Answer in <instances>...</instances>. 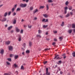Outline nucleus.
<instances>
[{
  "instance_id": "f257e3e1",
  "label": "nucleus",
  "mask_w": 75,
  "mask_h": 75,
  "mask_svg": "<svg viewBox=\"0 0 75 75\" xmlns=\"http://www.w3.org/2000/svg\"><path fill=\"white\" fill-rule=\"evenodd\" d=\"M27 6V5L26 4H23L21 3L20 4L19 6L20 7H26Z\"/></svg>"
},
{
  "instance_id": "f03ea898",
  "label": "nucleus",
  "mask_w": 75,
  "mask_h": 75,
  "mask_svg": "<svg viewBox=\"0 0 75 75\" xmlns=\"http://www.w3.org/2000/svg\"><path fill=\"white\" fill-rule=\"evenodd\" d=\"M59 56V55L58 54H57V55H56L55 56V57L54 58V59H60V58L59 57H58Z\"/></svg>"
},
{
  "instance_id": "7ed1b4c3",
  "label": "nucleus",
  "mask_w": 75,
  "mask_h": 75,
  "mask_svg": "<svg viewBox=\"0 0 75 75\" xmlns=\"http://www.w3.org/2000/svg\"><path fill=\"white\" fill-rule=\"evenodd\" d=\"M8 47L9 48V50H10V51H12L13 49V47L11 46H9Z\"/></svg>"
},
{
  "instance_id": "20e7f679",
  "label": "nucleus",
  "mask_w": 75,
  "mask_h": 75,
  "mask_svg": "<svg viewBox=\"0 0 75 75\" xmlns=\"http://www.w3.org/2000/svg\"><path fill=\"white\" fill-rule=\"evenodd\" d=\"M7 20V18H4L3 19L1 20V21L2 22H4V21H6Z\"/></svg>"
},
{
  "instance_id": "39448f33",
  "label": "nucleus",
  "mask_w": 75,
  "mask_h": 75,
  "mask_svg": "<svg viewBox=\"0 0 75 75\" xmlns=\"http://www.w3.org/2000/svg\"><path fill=\"white\" fill-rule=\"evenodd\" d=\"M0 54H1V55H3V54H4V50L2 49L1 50Z\"/></svg>"
},
{
  "instance_id": "423d86ee",
  "label": "nucleus",
  "mask_w": 75,
  "mask_h": 75,
  "mask_svg": "<svg viewBox=\"0 0 75 75\" xmlns=\"http://www.w3.org/2000/svg\"><path fill=\"white\" fill-rule=\"evenodd\" d=\"M38 10L37 9H36L33 11V14H35L36 13L38 12Z\"/></svg>"
},
{
  "instance_id": "0eeeda50",
  "label": "nucleus",
  "mask_w": 75,
  "mask_h": 75,
  "mask_svg": "<svg viewBox=\"0 0 75 75\" xmlns=\"http://www.w3.org/2000/svg\"><path fill=\"white\" fill-rule=\"evenodd\" d=\"M46 7L47 8V10H49V8H50V6H49V5H48V4H46Z\"/></svg>"
},
{
  "instance_id": "6e6552de",
  "label": "nucleus",
  "mask_w": 75,
  "mask_h": 75,
  "mask_svg": "<svg viewBox=\"0 0 75 75\" xmlns=\"http://www.w3.org/2000/svg\"><path fill=\"white\" fill-rule=\"evenodd\" d=\"M10 41H7L5 43L7 45H9L10 44Z\"/></svg>"
},
{
  "instance_id": "1a4fd4ad",
  "label": "nucleus",
  "mask_w": 75,
  "mask_h": 75,
  "mask_svg": "<svg viewBox=\"0 0 75 75\" xmlns=\"http://www.w3.org/2000/svg\"><path fill=\"white\" fill-rule=\"evenodd\" d=\"M16 30L18 33H19V32H20V29H18V28H16Z\"/></svg>"
},
{
  "instance_id": "9d476101",
  "label": "nucleus",
  "mask_w": 75,
  "mask_h": 75,
  "mask_svg": "<svg viewBox=\"0 0 75 75\" xmlns=\"http://www.w3.org/2000/svg\"><path fill=\"white\" fill-rule=\"evenodd\" d=\"M13 68H17V65L16 64H15L13 65Z\"/></svg>"
},
{
  "instance_id": "9b49d317",
  "label": "nucleus",
  "mask_w": 75,
  "mask_h": 75,
  "mask_svg": "<svg viewBox=\"0 0 75 75\" xmlns=\"http://www.w3.org/2000/svg\"><path fill=\"white\" fill-rule=\"evenodd\" d=\"M12 28H13V26H11L8 28V30H11Z\"/></svg>"
},
{
  "instance_id": "f8f14e48",
  "label": "nucleus",
  "mask_w": 75,
  "mask_h": 75,
  "mask_svg": "<svg viewBox=\"0 0 75 75\" xmlns=\"http://www.w3.org/2000/svg\"><path fill=\"white\" fill-rule=\"evenodd\" d=\"M7 14H8V12H6L4 13V17H6L7 16Z\"/></svg>"
},
{
  "instance_id": "ddd939ff",
  "label": "nucleus",
  "mask_w": 75,
  "mask_h": 75,
  "mask_svg": "<svg viewBox=\"0 0 75 75\" xmlns=\"http://www.w3.org/2000/svg\"><path fill=\"white\" fill-rule=\"evenodd\" d=\"M29 46H30V47H31L32 46V42H29Z\"/></svg>"
},
{
  "instance_id": "4468645a",
  "label": "nucleus",
  "mask_w": 75,
  "mask_h": 75,
  "mask_svg": "<svg viewBox=\"0 0 75 75\" xmlns=\"http://www.w3.org/2000/svg\"><path fill=\"white\" fill-rule=\"evenodd\" d=\"M43 16L45 17V18H47V17H48V15L46 14H44Z\"/></svg>"
},
{
  "instance_id": "2eb2a0df",
  "label": "nucleus",
  "mask_w": 75,
  "mask_h": 75,
  "mask_svg": "<svg viewBox=\"0 0 75 75\" xmlns=\"http://www.w3.org/2000/svg\"><path fill=\"white\" fill-rule=\"evenodd\" d=\"M72 30H69L68 32L69 34H71V33H72Z\"/></svg>"
},
{
  "instance_id": "dca6fc26",
  "label": "nucleus",
  "mask_w": 75,
  "mask_h": 75,
  "mask_svg": "<svg viewBox=\"0 0 75 75\" xmlns=\"http://www.w3.org/2000/svg\"><path fill=\"white\" fill-rule=\"evenodd\" d=\"M58 63H57V64H58V65H59V64H61L62 63V61H61L60 60L58 61Z\"/></svg>"
},
{
  "instance_id": "f3484780",
  "label": "nucleus",
  "mask_w": 75,
  "mask_h": 75,
  "mask_svg": "<svg viewBox=\"0 0 75 75\" xmlns=\"http://www.w3.org/2000/svg\"><path fill=\"white\" fill-rule=\"evenodd\" d=\"M20 10H21L20 8H18L16 10V11H20Z\"/></svg>"
},
{
  "instance_id": "a211bd4d",
  "label": "nucleus",
  "mask_w": 75,
  "mask_h": 75,
  "mask_svg": "<svg viewBox=\"0 0 75 75\" xmlns=\"http://www.w3.org/2000/svg\"><path fill=\"white\" fill-rule=\"evenodd\" d=\"M23 1H25L26 3H28L29 1V0H22Z\"/></svg>"
},
{
  "instance_id": "6ab92c4d",
  "label": "nucleus",
  "mask_w": 75,
  "mask_h": 75,
  "mask_svg": "<svg viewBox=\"0 0 75 75\" xmlns=\"http://www.w3.org/2000/svg\"><path fill=\"white\" fill-rule=\"evenodd\" d=\"M36 37H39V38H41V35H36Z\"/></svg>"
},
{
  "instance_id": "aec40b11",
  "label": "nucleus",
  "mask_w": 75,
  "mask_h": 75,
  "mask_svg": "<svg viewBox=\"0 0 75 75\" xmlns=\"http://www.w3.org/2000/svg\"><path fill=\"white\" fill-rule=\"evenodd\" d=\"M72 56L74 57H75V52H73L72 54Z\"/></svg>"
},
{
  "instance_id": "412c9836",
  "label": "nucleus",
  "mask_w": 75,
  "mask_h": 75,
  "mask_svg": "<svg viewBox=\"0 0 75 75\" xmlns=\"http://www.w3.org/2000/svg\"><path fill=\"white\" fill-rule=\"evenodd\" d=\"M72 8V7L71 6H69V9L70 10H71Z\"/></svg>"
},
{
  "instance_id": "4be33fe9",
  "label": "nucleus",
  "mask_w": 75,
  "mask_h": 75,
  "mask_svg": "<svg viewBox=\"0 0 75 75\" xmlns=\"http://www.w3.org/2000/svg\"><path fill=\"white\" fill-rule=\"evenodd\" d=\"M61 25L62 27H63V26L64 25V22H63L62 24Z\"/></svg>"
},
{
  "instance_id": "5701e85b",
  "label": "nucleus",
  "mask_w": 75,
  "mask_h": 75,
  "mask_svg": "<svg viewBox=\"0 0 75 75\" xmlns=\"http://www.w3.org/2000/svg\"><path fill=\"white\" fill-rule=\"evenodd\" d=\"M46 71L47 73L48 72V68H46Z\"/></svg>"
},
{
  "instance_id": "b1692460",
  "label": "nucleus",
  "mask_w": 75,
  "mask_h": 75,
  "mask_svg": "<svg viewBox=\"0 0 75 75\" xmlns=\"http://www.w3.org/2000/svg\"><path fill=\"white\" fill-rule=\"evenodd\" d=\"M23 47H24V48H25V47L26 46V44H25V43H23Z\"/></svg>"
},
{
  "instance_id": "393cba45",
  "label": "nucleus",
  "mask_w": 75,
  "mask_h": 75,
  "mask_svg": "<svg viewBox=\"0 0 75 75\" xmlns=\"http://www.w3.org/2000/svg\"><path fill=\"white\" fill-rule=\"evenodd\" d=\"M31 27H32V25H28V28H31Z\"/></svg>"
},
{
  "instance_id": "a878e982",
  "label": "nucleus",
  "mask_w": 75,
  "mask_h": 75,
  "mask_svg": "<svg viewBox=\"0 0 75 75\" xmlns=\"http://www.w3.org/2000/svg\"><path fill=\"white\" fill-rule=\"evenodd\" d=\"M21 36H20L18 38V41H21Z\"/></svg>"
},
{
  "instance_id": "bb28decb",
  "label": "nucleus",
  "mask_w": 75,
  "mask_h": 75,
  "mask_svg": "<svg viewBox=\"0 0 75 75\" xmlns=\"http://www.w3.org/2000/svg\"><path fill=\"white\" fill-rule=\"evenodd\" d=\"M33 6H31L30 7V10H33Z\"/></svg>"
},
{
  "instance_id": "cd10ccee",
  "label": "nucleus",
  "mask_w": 75,
  "mask_h": 75,
  "mask_svg": "<svg viewBox=\"0 0 75 75\" xmlns=\"http://www.w3.org/2000/svg\"><path fill=\"white\" fill-rule=\"evenodd\" d=\"M38 31L39 34H41V33H42V31H41V30H38Z\"/></svg>"
},
{
  "instance_id": "c85d7f7f",
  "label": "nucleus",
  "mask_w": 75,
  "mask_h": 75,
  "mask_svg": "<svg viewBox=\"0 0 75 75\" xmlns=\"http://www.w3.org/2000/svg\"><path fill=\"white\" fill-rule=\"evenodd\" d=\"M47 27H48V25H44L43 28H47Z\"/></svg>"
},
{
  "instance_id": "c756f323",
  "label": "nucleus",
  "mask_w": 75,
  "mask_h": 75,
  "mask_svg": "<svg viewBox=\"0 0 75 75\" xmlns=\"http://www.w3.org/2000/svg\"><path fill=\"white\" fill-rule=\"evenodd\" d=\"M18 57V56L17 55L15 56V59H17Z\"/></svg>"
},
{
  "instance_id": "7c9ffc66",
  "label": "nucleus",
  "mask_w": 75,
  "mask_h": 75,
  "mask_svg": "<svg viewBox=\"0 0 75 75\" xmlns=\"http://www.w3.org/2000/svg\"><path fill=\"white\" fill-rule=\"evenodd\" d=\"M15 10V8H13L12 9V12H13V11H14Z\"/></svg>"
},
{
  "instance_id": "2f4dec72",
  "label": "nucleus",
  "mask_w": 75,
  "mask_h": 75,
  "mask_svg": "<svg viewBox=\"0 0 75 75\" xmlns=\"http://www.w3.org/2000/svg\"><path fill=\"white\" fill-rule=\"evenodd\" d=\"M7 59L10 62H11V58H8Z\"/></svg>"
},
{
  "instance_id": "473e14b6",
  "label": "nucleus",
  "mask_w": 75,
  "mask_h": 75,
  "mask_svg": "<svg viewBox=\"0 0 75 75\" xmlns=\"http://www.w3.org/2000/svg\"><path fill=\"white\" fill-rule=\"evenodd\" d=\"M16 20H15L13 22V23L15 24H16Z\"/></svg>"
},
{
  "instance_id": "72a5a7b5",
  "label": "nucleus",
  "mask_w": 75,
  "mask_h": 75,
  "mask_svg": "<svg viewBox=\"0 0 75 75\" xmlns=\"http://www.w3.org/2000/svg\"><path fill=\"white\" fill-rule=\"evenodd\" d=\"M63 56H64V58H66V56L65 55V54H64Z\"/></svg>"
},
{
  "instance_id": "f704fd0d",
  "label": "nucleus",
  "mask_w": 75,
  "mask_h": 75,
  "mask_svg": "<svg viewBox=\"0 0 75 75\" xmlns=\"http://www.w3.org/2000/svg\"><path fill=\"white\" fill-rule=\"evenodd\" d=\"M44 6H41L40 7V9H41V8H44Z\"/></svg>"
},
{
  "instance_id": "c9c22d12",
  "label": "nucleus",
  "mask_w": 75,
  "mask_h": 75,
  "mask_svg": "<svg viewBox=\"0 0 75 75\" xmlns=\"http://www.w3.org/2000/svg\"><path fill=\"white\" fill-rule=\"evenodd\" d=\"M66 17H69V13H67V15L66 16Z\"/></svg>"
},
{
  "instance_id": "e433bc0d",
  "label": "nucleus",
  "mask_w": 75,
  "mask_h": 75,
  "mask_svg": "<svg viewBox=\"0 0 75 75\" xmlns=\"http://www.w3.org/2000/svg\"><path fill=\"white\" fill-rule=\"evenodd\" d=\"M48 2L49 3H52V0H48Z\"/></svg>"
},
{
  "instance_id": "4c0bfd02",
  "label": "nucleus",
  "mask_w": 75,
  "mask_h": 75,
  "mask_svg": "<svg viewBox=\"0 0 75 75\" xmlns=\"http://www.w3.org/2000/svg\"><path fill=\"white\" fill-rule=\"evenodd\" d=\"M11 11H9L8 13V16H10V14H11Z\"/></svg>"
},
{
  "instance_id": "58836bf2",
  "label": "nucleus",
  "mask_w": 75,
  "mask_h": 75,
  "mask_svg": "<svg viewBox=\"0 0 75 75\" xmlns=\"http://www.w3.org/2000/svg\"><path fill=\"white\" fill-rule=\"evenodd\" d=\"M21 69H24V66H22L21 67Z\"/></svg>"
},
{
  "instance_id": "ea45409f",
  "label": "nucleus",
  "mask_w": 75,
  "mask_h": 75,
  "mask_svg": "<svg viewBox=\"0 0 75 75\" xmlns=\"http://www.w3.org/2000/svg\"><path fill=\"white\" fill-rule=\"evenodd\" d=\"M23 31H24V30H21V31L20 33L23 34Z\"/></svg>"
},
{
  "instance_id": "a19ab883",
  "label": "nucleus",
  "mask_w": 75,
  "mask_h": 75,
  "mask_svg": "<svg viewBox=\"0 0 75 75\" xmlns=\"http://www.w3.org/2000/svg\"><path fill=\"white\" fill-rule=\"evenodd\" d=\"M72 28H75V25L74 24H73L72 25Z\"/></svg>"
},
{
  "instance_id": "79ce46f5",
  "label": "nucleus",
  "mask_w": 75,
  "mask_h": 75,
  "mask_svg": "<svg viewBox=\"0 0 75 75\" xmlns=\"http://www.w3.org/2000/svg\"><path fill=\"white\" fill-rule=\"evenodd\" d=\"M56 44V43H55V42H53L52 44V45H54V46H55V45Z\"/></svg>"
},
{
  "instance_id": "37998d69",
  "label": "nucleus",
  "mask_w": 75,
  "mask_h": 75,
  "mask_svg": "<svg viewBox=\"0 0 75 75\" xmlns=\"http://www.w3.org/2000/svg\"><path fill=\"white\" fill-rule=\"evenodd\" d=\"M68 4H69V3L68 2V1H66L65 3L66 5H67Z\"/></svg>"
},
{
  "instance_id": "c03bdc74",
  "label": "nucleus",
  "mask_w": 75,
  "mask_h": 75,
  "mask_svg": "<svg viewBox=\"0 0 75 75\" xmlns=\"http://www.w3.org/2000/svg\"><path fill=\"white\" fill-rule=\"evenodd\" d=\"M47 22H48V19H47L45 21V23H47Z\"/></svg>"
},
{
  "instance_id": "a18cd8bd",
  "label": "nucleus",
  "mask_w": 75,
  "mask_h": 75,
  "mask_svg": "<svg viewBox=\"0 0 75 75\" xmlns=\"http://www.w3.org/2000/svg\"><path fill=\"white\" fill-rule=\"evenodd\" d=\"M4 75H10V74L9 73H5Z\"/></svg>"
},
{
  "instance_id": "49530a36",
  "label": "nucleus",
  "mask_w": 75,
  "mask_h": 75,
  "mask_svg": "<svg viewBox=\"0 0 75 75\" xmlns=\"http://www.w3.org/2000/svg\"><path fill=\"white\" fill-rule=\"evenodd\" d=\"M50 50V48H47V49H45V51H47V50Z\"/></svg>"
},
{
  "instance_id": "de8ad7c7",
  "label": "nucleus",
  "mask_w": 75,
  "mask_h": 75,
  "mask_svg": "<svg viewBox=\"0 0 75 75\" xmlns=\"http://www.w3.org/2000/svg\"><path fill=\"white\" fill-rule=\"evenodd\" d=\"M6 63L7 64V65H10V63L8 62H6Z\"/></svg>"
},
{
  "instance_id": "09e8293b",
  "label": "nucleus",
  "mask_w": 75,
  "mask_h": 75,
  "mask_svg": "<svg viewBox=\"0 0 75 75\" xmlns=\"http://www.w3.org/2000/svg\"><path fill=\"white\" fill-rule=\"evenodd\" d=\"M59 39H60V40H62L63 39V37H61L59 38Z\"/></svg>"
},
{
  "instance_id": "8fccbe9b",
  "label": "nucleus",
  "mask_w": 75,
  "mask_h": 75,
  "mask_svg": "<svg viewBox=\"0 0 75 75\" xmlns=\"http://www.w3.org/2000/svg\"><path fill=\"white\" fill-rule=\"evenodd\" d=\"M42 21L43 22H45V19H43V20H42Z\"/></svg>"
},
{
  "instance_id": "3c124183",
  "label": "nucleus",
  "mask_w": 75,
  "mask_h": 75,
  "mask_svg": "<svg viewBox=\"0 0 75 75\" xmlns=\"http://www.w3.org/2000/svg\"><path fill=\"white\" fill-rule=\"evenodd\" d=\"M17 4H16L15 5H14V8H16L17 7Z\"/></svg>"
},
{
  "instance_id": "603ef678",
  "label": "nucleus",
  "mask_w": 75,
  "mask_h": 75,
  "mask_svg": "<svg viewBox=\"0 0 75 75\" xmlns=\"http://www.w3.org/2000/svg\"><path fill=\"white\" fill-rule=\"evenodd\" d=\"M26 52L27 53H30V51L28 50L27 51H26Z\"/></svg>"
},
{
  "instance_id": "864d4df0",
  "label": "nucleus",
  "mask_w": 75,
  "mask_h": 75,
  "mask_svg": "<svg viewBox=\"0 0 75 75\" xmlns=\"http://www.w3.org/2000/svg\"><path fill=\"white\" fill-rule=\"evenodd\" d=\"M46 74L47 75H50V73H46Z\"/></svg>"
},
{
  "instance_id": "5fc2aeb1",
  "label": "nucleus",
  "mask_w": 75,
  "mask_h": 75,
  "mask_svg": "<svg viewBox=\"0 0 75 75\" xmlns=\"http://www.w3.org/2000/svg\"><path fill=\"white\" fill-rule=\"evenodd\" d=\"M43 63L44 64H47V61L44 62Z\"/></svg>"
},
{
  "instance_id": "6e6d98bb",
  "label": "nucleus",
  "mask_w": 75,
  "mask_h": 75,
  "mask_svg": "<svg viewBox=\"0 0 75 75\" xmlns=\"http://www.w3.org/2000/svg\"><path fill=\"white\" fill-rule=\"evenodd\" d=\"M37 19V18L35 17L34 18V20H36Z\"/></svg>"
},
{
  "instance_id": "4d7b16f0",
  "label": "nucleus",
  "mask_w": 75,
  "mask_h": 75,
  "mask_svg": "<svg viewBox=\"0 0 75 75\" xmlns=\"http://www.w3.org/2000/svg\"><path fill=\"white\" fill-rule=\"evenodd\" d=\"M67 10H65L64 11V13L67 14Z\"/></svg>"
},
{
  "instance_id": "13d9d810",
  "label": "nucleus",
  "mask_w": 75,
  "mask_h": 75,
  "mask_svg": "<svg viewBox=\"0 0 75 75\" xmlns=\"http://www.w3.org/2000/svg\"><path fill=\"white\" fill-rule=\"evenodd\" d=\"M54 34H57V31H54Z\"/></svg>"
},
{
  "instance_id": "bf43d9fd",
  "label": "nucleus",
  "mask_w": 75,
  "mask_h": 75,
  "mask_svg": "<svg viewBox=\"0 0 75 75\" xmlns=\"http://www.w3.org/2000/svg\"><path fill=\"white\" fill-rule=\"evenodd\" d=\"M16 12H14L13 13V16H16Z\"/></svg>"
},
{
  "instance_id": "052dcab7",
  "label": "nucleus",
  "mask_w": 75,
  "mask_h": 75,
  "mask_svg": "<svg viewBox=\"0 0 75 75\" xmlns=\"http://www.w3.org/2000/svg\"><path fill=\"white\" fill-rule=\"evenodd\" d=\"M57 41V39H54V41Z\"/></svg>"
},
{
  "instance_id": "680f3d73",
  "label": "nucleus",
  "mask_w": 75,
  "mask_h": 75,
  "mask_svg": "<svg viewBox=\"0 0 75 75\" xmlns=\"http://www.w3.org/2000/svg\"><path fill=\"white\" fill-rule=\"evenodd\" d=\"M70 15L72 16L73 15V13L72 12H70Z\"/></svg>"
},
{
  "instance_id": "e2e57ef3",
  "label": "nucleus",
  "mask_w": 75,
  "mask_h": 75,
  "mask_svg": "<svg viewBox=\"0 0 75 75\" xmlns=\"http://www.w3.org/2000/svg\"><path fill=\"white\" fill-rule=\"evenodd\" d=\"M63 74V72H62V71H60V74Z\"/></svg>"
},
{
  "instance_id": "0e129e2a",
  "label": "nucleus",
  "mask_w": 75,
  "mask_h": 75,
  "mask_svg": "<svg viewBox=\"0 0 75 75\" xmlns=\"http://www.w3.org/2000/svg\"><path fill=\"white\" fill-rule=\"evenodd\" d=\"M10 57H13V54H11L10 55Z\"/></svg>"
},
{
  "instance_id": "69168bd1",
  "label": "nucleus",
  "mask_w": 75,
  "mask_h": 75,
  "mask_svg": "<svg viewBox=\"0 0 75 75\" xmlns=\"http://www.w3.org/2000/svg\"><path fill=\"white\" fill-rule=\"evenodd\" d=\"M65 10H67L68 9V7H66L65 8Z\"/></svg>"
},
{
  "instance_id": "338daca9",
  "label": "nucleus",
  "mask_w": 75,
  "mask_h": 75,
  "mask_svg": "<svg viewBox=\"0 0 75 75\" xmlns=\"http://www.w3.org/2000/svg\"><path fill=\"white\" fill-rule=\"evenodd\" d=\"M13 33V30H12L11 31V34H12V33Z\"/></svg>"
},
{
  "instance_id": "774afa93",
  "label": "nucleus",
  "mask_w": 75,
  "mask_h": 75,
  "mask_svg": "<svg viewBox=\"0 0 75 75\" xmlns=\"http://www.w3.org/2000/svg\"><path fill=\"white\" fill-rule=\"evenodd\" d=\"M15 73L16 74H18V71H16L15 72Z\"/></svg>"
}]
</instances>
